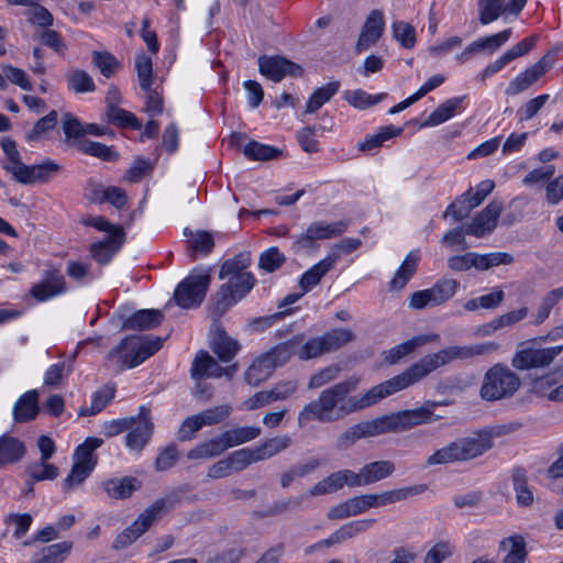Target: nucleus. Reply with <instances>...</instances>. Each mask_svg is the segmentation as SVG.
<instances>
[{
	"mask_svg": "<svg viewBox=\"0 0 563 563\" xmlns=\"http://www.w3.org/2000/svg\"><path fill=\"white\" fill-rule=\"evenodd\" d=\"M357 383L356 378H350L323 389L314 400L306 404L298 413L299 427L314 420L323 423L339 421L345 416L371 407L380 399L397 393L394 380L390 378L372 387L360 397L351 396Z\"/></svg>",
	"mask_w": 563,
	"mask_h": 563,
	"instance_id": "1",
	"label": "nucleus"
},
{
	"mask_svg": "<svg viewBox=\"0 0 563 563\" xmlns=\"http://www.w3.org/2000/svg\"><path fill=\"white\" fill-rule=\"evenodd\" d=\"M499 349L496 342H485L473 345H452L428 354L412 364L405 373L393 377L397 391L419 382L431 372L453 361H464L476 356L490 354Z\"/></svg>",
	"mask_w": 563,
	"mask_h": 563,
	"instance_id": "2",
	"label": "nucleus"
},
{
	"mask_svg": "<svg viewBox=\"0 0 563 563\" xmlns=\"http://www.w3.org/2000/svg\"><path fill=\"white\" fill-rule=\"evenodd\" d=\"M492 434L486 431L474 432L470 437L459 438L437 450L427 460V466L466 462L483 455L493 448Z\"/></svg>",
	"mask_w": 563,
	"mask_h": 563,
	"instance_id": "3",
	"label": "nucleus"
},
{
	"mask_svg": "<svg viewBox=\"0 0 563 563\" xmlns=\"http://www.w3.org/2000/svg\"><path fill=\"white\" fill-rule=\"evenodd\" d=\"M521 380L508 366L495 364L484 375L479 396L486 401L511 397L520 387Z\"/></svg>",
	"mask_w": 563,
	"mask_h": 563,
	"instance_id": "4",
	"label": "nucleus"
},
{
	"mask_svg": "<svg viewBox=\"0 0 563 563\" xmlns=\"http://www.w3.org/2000/svg\"><path fill=\"white\" fill-rule=\"evenodd\" d=\"M426 490L427 485L418 484L409 487L385 490L380 494H365L354 496L346 500L349 503L352 516H357L367 511L369 508L385 507L397 501L406 500L411 496L420 495Z\"/></svg>",
	"mask_w": 563,
	"mask_h": 563,
	"instance_id": "5",
	"label": "nucleus"
},
{
	"mask_svg": "<svg viewBox=\"0 0 563 563\" xmlns=\"http://www.w3.org/2000/svg\"><path fill=\"white\" fill-rule=\"evenodd\" d=\"M211 283L210 268H194L176 287L174 300L177 306L190 309L200 306Z\"/></svg>",
	"mask_w": 563,
	"mask_h": 563,
	"instance_id": "6",
	"label": "nucleus"
},
{
	"mask_svg": "<svg viewBox=\"0 0 563 563\" xmlns=\"http://www.w3.org/2000/svg\"><path fill=\"white\" fill-rule=\"evenodd\" d=\"M562 352L563 345L540 347L536 340L522 342L511 360V365L520 371L545 367Z\"/></svg>",
	"mask_w": 563,
	"mask_h": 563,
	"instance_id": "7",
	"label": "nucleus"
},
{
	"mask_svg": "<svg viewBox=\"0 0 563 563\" xmlns=\"http://www.w3.org/2000/svg\"><path fill=\"white\" fill-rule=\"evenodd\" d=\"M430 407H419L411 410H401L391 415L378 417L382 433H398L410 430L420 424H427L439 420Z\"/></svg>",
	"mask_w": 563,
	"mask_h": 563,
	"instance_id": "8",
	"label": "nucleus"
},
{
	"mask_svg": "<svg viewBox=\"0 0 563 563\" xmlns=\"http://www.w3.org/2000/svg\"><path fill=\"white\" fill-rule=\"evenodd\" d=\"M347 227L349 223L345 221L331 223L314 221L308 225L305 232L295 238L291 244V250L296 254L314 251L317 249L316 242L318 240L336 238L343 234Z\"/></svg>",
	"mask_w": 563,
	"mask_h": 563,
	"instance_id": "9",
	"label": "nucleus"
},
{
	"mask_svg": "<svg viewBox=\"0 0 563 563\" xmlns=\"http://www.w3.org/2000/svg\"><path fill=\"white\" fill-rule=\"evenodd\" d=\"M254 283L255 279L251 274L229 278L218 290L216 301L211 306V314L214 321L236 301L241 300L253 288Z\"/></svg>",
	"mask_w": 563,
	"mask_h": 563,
	"instance_id": "10",
	"label": "nucleus"
},
{
	"mask_svg": "<svg viewBox=\"0 0 563 563\" xmlns=\"http://www.w3.org/2000/svg\"><path fill=\"white\" fill-rule=\"evenodd\" d=\"M103 443L102 439L88 438L79 445L74 454L75 463L68 476L64 479V489L69 490L76 485H80L90 475L96 466L92 452L100 448Z\"/></svg>",
	"mask_w": 563,
	"mask_h": 563,
	"instance_id": "11",
	"label": "nucleus"
},
{
	"mask_svg": "<svg viewBox=\"0 0 563 563\" xmlns=\"http://www.w3.org/2000/svg\"><path fill=\"white\" fill-rule=\"evenodd\" d=\"M457 288L459 283L455 279L441 278L431 288L412 292L408 299V307L421 310L441 306L455 295Z\"/></svg>",
	"mask_w": 563,
	"mask_h": 563,
	"instance_id": "12",
	"label": "nucleus"
},
{
	"mask_svg": "<svg viewBox=\"0 0 563 563\" xmlns=\"http://www.w3.org/2000/svg\"><path fill=\"white\" fill-rule=\"evenodd\" d=\"M236 371V364L222 367L207 351L201 350L198 351L194 357L190 367V376L194 380L202 378H220L222 376H227L230 379L234 376Z\"/></svg>",
	"mask_w": 563,
	"mask_h": 563,
	"instance_id": "13",
	"label": "nucleus"
},
{
	"mask_svg": "<svg viewBox=\"0 0 563 563\" xmlns=\"http://www.w3.org/2000/svg\"><path fill=\"white\" fill-rule=\"evenodd\" d=\"M140 357L141 335L139 334L125 336L108 353V360L120 371L137 366L140 364Z\"/></svg>",
	"mask_w": 563,
	"mask_h": 563,
	"instance_id": "14",
	"label": "nucleus"
},
{
	"mask_svg": "<svg viewBox=\"0 0 563 563\" xmlns=\"http://www.w3.org/2000/svg\"><path fill=\"white\" fill-rule=\"evenodd\" d=\"M260 73L266 78L278 82L286 76L300 77L302 68L280 56H260L258 58Z\"/></svg>",
	"mask_w": 563,
	"mask_h": 563,
	"instance_id": "15",
	"label": "nucleus"
},
{
	"mask_svg": "<svg viewBox=\"0 0 563 563\" xmlns=\"http://www.w3.org/2000/svg\"><path fill=\"white\" fill-rule=\"evenodd\" d=\"M59 170L60 166L57 163L46 159L36 165H25L23 163L12 177L22 185L44 184L49 181Z\"/></svg>",
	"mask_w": 563,
	"mask_h": 563,
	"instance_id": "16",
	"label": "nucleus"
},
{
	"mask_svg": "<svg viewBox=\"0 0 563 563\" xmlns=\"http://www.w3.org/2000/svg\"><path fill=\"white\" fill-rule=\"evenodd\" d=\"M382 429L378 418L373 420H364L352 424L343 431L335 441V448L344 451L354 445L358 440L380 435Z\"/></svg>",
	"mask_w": 563,
	"mask_h": 563,
	"instance_id": "17",
	"label": "nucleus"
},
{
	"mask_svg": "<svg viewBox=\"0 0 563 563\" xmlns=\"http://www.w3.org/2000/svg\"><path fill=\"white\" fill-rule=\"evenodd\" d=\"M503 203L499 201L489 202L464 229V233L482 238L490 232L497 225L503 211Z\"/></svg>",
	"mask_w": 563,
	"mask_h": 563,
	"instance_id": "18",
	"label": "nucleus"
},
{
	"mask_svg": "<svg viewBox=\"0 0 563 563\" xmlns=\"http://www.w3.org/2000/svg\"><path fill=\"white\" fill-rule=\"evenodd\" d=\"M511 29H506L499 33L479 37L468 44L461 53L455 55V59L463 64L473 58V56L481 52L487 51L488 53H494L499 49L511 36Z\"/></svg>",
	"mask_w": 563,
	"mask_h": 563,
	"instance_id": "19",
	"label": "nucleus"
},
{
	"mask_svg": "<svg viewBox=\"0 0 563 563\" xmlns=\"http://www.w3.org/2000/svg\"><path fill=\"white\" fill-rule=\"evenodd\" d=\"M385 30L384 13L382 10H372L362 26L355 49L363 52L374 45L383 35Z\"/></svg>",
	"mask_w": 563,
	"mask_h": 563,
	"instance_id": "20",
	"label": "nucleus"
},
{
	"mask_svg": "<svg viewBox=\"0 0 563 563\" xmlns=\"http://www.w3.org/2000/svg\"><path fill=\"white\" fill-rule=\"evenodd\" d=\"M180 501V494L169 492L161 498L151 503L143 510V533L152 526L162 520L169 511H172Z\"/></svg>",
	"mask_w": 563,
	"mask_h": 563,
	"instance_id": "21",
	"label": "nucleus"
},
{
	"mask_svg": "<svg viewBox=\"0 0 563 563\" xmlns=\"http://www.w3.org/2000/svg\"><path fill=\"white\" fill-rule=\"evenodd\" d=\"M548 70L549 64L547 65L545 60H538L509 82L506 93L508 96L519 95L539 80Z\"/></svg>",
	"mask_w": 563,
	"mask_h": 563,
	"instance_id": "22",
	"label": "nucleus"
},
{
	"mask_svg": "<svg viewBox=\"0 0 563 563\" xmlns=\"http://www.w3.org/2000/svg\"><path fill=\"white\" fill-rule=\"evenodd\" d=\"M210 346L212 352L223 363L231 362L240 350L238 341L229 336L218 324L214 325Z\"/></svg>",
	"mask_w": 563,
	"mask_h": 563,
	"instance_id": "23",
	"label": "nucleus"
},
{
	"mask_svg": "<svg viewBox=\"0 0 563 563\" xmlns=\"http://www.w3.org/2000/svg\"><path fill=\"white\" fill-rule=\"evenodd\" d=\"M335 267V255H327L323 260L314 264L302 274L299 279V287L302 294L308 292L316 287L323 276Z\"/></svg>",
	"mask_w": 563,
	"mask_h": 563,
	"instance_id": "24",
	"label": "nucleus"
},
{
	"mask_svg": "<svg viewBox=\"0 0 563 563\" xmlns=\"http://www.w3.org/2000/svg\"><path fill=\"white\" fill-rule=\"evenodd\" d=\"M439 340L440 335L437 333L413 336L410 340L402 342L386 352L385 361L389 364H395L402 357L412 353L417 347L422 346L429 342H438Z\"/></svg>",
	"mask_w": 563,
	"mask_h": 563,
	"instance_id": "25",
	"label": "nucleus"
},
{
	"mask_svg": "<svg viewBox=\"0 0 563 563\" xmlns=\"http://www.w3.org/2000/svg\"><path fill=\"white\" fill-rule=\"evenodd\" d=\"M38 413V393L35 389L24 393L14 404L12 415L15 422L35 419Z\"/></svg>",
	"mask_w": 563,
	"mask_h": 563,
	"instance_id": "26",
	"label": "nucleus"
},
{
	"mask_svg": "<svg viewBox=\"0 0 563 563\" xmlns=\"http://www.w3.org/2000/svg\"><path fill=\"white\" fill-rule=\"evenodd\" d=\"M376 522L375 519H358L351 521L341 528H339L336 531H334L329 538L323 540V543L325 547H331L334 544H339L345 540L352 539L355 536L365 532L368 530L374 523Z\"/></svg>",
	"mask_w": 563,
	"mask_h": 563,
	"instance_id": "27",
	"label": "nucleus"
},
{
	"mask_svg": "<svg viewBox=\"0 0 563 563\" xmlns=\"http://www.w3.org/2000/svg\"><path fill=\"white\" fill-rule=\"evenodd\" d=\"M101 487L108 497L114 499H126L131 497L137 487V479L131 476L122 478H110L101 483Z\"/></svg>",
	"mask_w": 563,
	"mask_h": 563,
	"instance_id": "28",
	"label": "nucleus"
},
{
	"mask_svg": "<svg viewBox=\"0 0 563 563\" xmlns=\"http://www.w3.org/2000/svg\"><path fill=\"white\" fill-rule=\"evenodd\" d=\"M64 291V277L55 273L49 274L42 283L32 287V295L40 301L47 300Z\"/></svg>",
	"mask_w": 563,
	"mask_h": 563,
	"instance_id": "29",
	"label": "nucleus"
},
{
	"mask_svg": "<svg viewBox=\"0 0 563 563\" xmlns=\"http://www.w3.org/2000/svg\"><path fill=\"white\" fill-rule=\"evenodd\" d=\"M228 449H229V445H228L225 439L223 438V432H222V433L218 434L217 437L191 449L188 452L187 457L189 460L209 459V457L220 455Z\"/></svg>",
	"mask_w": 563,
	"mask_h": 563,
	"instance_id": "30",
	"label": "nucleus"
},
{
	"mask_svg": "<svg viewBox=\"0 0 563 563\" xmlns=\"http://www.w3.org/2000/svg\"><path fill=\"white\" fill-rule=\"evenodd\" d=\"M274 371L275 367L273 363H271L269 357L263 354L252 363L245 372L244 377L250 385L257 386L269 378Z\"/></svg>",
	"mask_w": 563,
	"mask_h": 563,
	"instance_id": "31",
	"label": "nucleus"
},
{
	"mask_svg": "<svg viewBox=\"0 0 563 563\" xmlns=\"http://www.w3.org/2000/svg\"><path fill=\"white\" fill-rule=\"evenodd\" d=\"M464 97H455L445 100L435 110L431 112V114L421 124V126H435L448 121L455 114L457 108L461 106Z\"/></svg>",
	"mask_w": 563,
	"mask_h": 563,
	"instance_id": "32",
	"label": "nucleus"
},
{
	"mask_svg": "<svg viewBox=\"0 0 563 563\" xmlns=\"http://www.w3.org/2000/svg\"><path fill=\"white\" fill-rule=\"evenodd\" d=\"M418 255L413 252L409 253L402 261L400 267L396 271L395 276L389 283L391 290L402 289L417 269Z\"/></svg>",
	"mask_w": 563,
	"mask_h": 563,
	"instance_id": "33",
	"label": "nucleus"
},
{
	"mask_svg": "<svg viewBox=\"0 0 563 563\" xmlns=\"http://www.w3.org/2000/svg\"><path fill=\"white\" fill-rule=\"evenodd\" d=\"M115 387L113 385H104L95 391L91 396L89 407H81L79 416L87 417L100 412L114 398Z\"/></svg>",
	"mask_w": 563,
	"mask_h": 563,
	"instance_id": "34",
	"label": "nucleus"
},
{
	"mask_svg": "<svg viewBox=\"0 0 563 563\" xmlns=\"http://www.w3.org/2000/svg\"><path fill=\"white\" fill-rule=\"evenodd\" d=\"M121 245L122 236L114 233L113 235H108L103 241L91 245V255L97 262L106 264Z\"/></svg>",
	"mask_w": 563,
	"mask_h": 563,
	"instance_id": "35",
	"label": "nucleus"
},
{
	"mask_svg": "<svg viewBox=\"0 0 563 563\" xmlns=\"http://www.w3.org/2000/svg\"><path fill=\"white\" fill-rule=\"evenodd\" d=\"M478 21L482 25H487L506 12V0H477Z\"/></svg>",
	"mask_w": 563,
	"mask_h": 563,
	"instance_id": "36",
	"label": "nucleus"
},
{
	"mask_svg": "<svg viewBox=\"0 0 563 563\" xmlns=\"http://www.w3.org/2000/svg\"><path fill=\"white\" fill-rule=\"evenodd\" d=\"M151 75L152 62L150 58L143 57V90L148 91L146 112L151 115H155L163 110V99L156 91L150 90Z\"/></svg>",
	"mask_w": 563,
	"mask_h": 563,
	"instance_id": "37",
	"label": "nucleus"
},
{
	"mask_svg": "<svg viewBox=\"0 0 563 563\" xmlns=\"http://www.w3.org/2000/svg\"><path fill=\"white\" fill-rule=\"evenodd\" d=\"M500 548L508 550L503 563H525L527 559L526 541L521 536H511L500 542Z\"/></svg>",
	"mask_w": 563,
	"mask_h": 563,
	"instance_id": "38",
	"label": "nucleus"
},
{
	"mask_svg": "<svg viewBox=\"0 0 563 563\" xmlns=\"http://www.w3.org/2000/svg\"><path fill=\"white\" fill-rule=\"evenodd\" d=\"M301 341V336H295L291 340L280 343L269 350L265 355L269 357L271 363H273L275 369L278 366H283L286 364L291 356L297 355V345Z\"/></svg>",
	"mask_w": 563,
	"mask_h": 563,
	"instance_id": "39",
	"label": "nucleus"
},
{
	"mask_svg": "<svg viewBox=\"0 0 563 563\" xmlns=\"http://www.w3.org/2000/svg\"><path fill=\"white\" fill-rule=\"evenodd\" d=\"M362 471L367 486L390 476L395 472V464L388 460L375 461L365 464Z\"/></svg>",
	"mask_w": 563,
	"mask_h": 563,
	"instance_id": "40",
	"label": "nucleus"
},
{
	"mask_svg": "<svg viewBox=\"0 0 563 563\" xmlns=\"http://www.w3.org/2000/svg\"><path fill=\"white\" fill-rule=\"evenodd\" d=\"M291 443L292 440L288 434L265 440L263 443H261V445L255 448L260 462L268 460L279 454L280 452L286 451L291 445Z\"/></svg>",
	"mask_w": 563,
	"mask_h": 563,
	"instance_id": "41",
	"label": "nucleus"
},
{
	"mask_svg": "<svg viewBox=\"0 0 563 563\" xmlns=\"http://www.w3.org/2000/svg\"><path fill=\"white\" fill-rule=\"evenodd\" d=\"M512 484L516 492V499L520 506L528 507L533 503V494L528 486L527 472L522 467L512 471Z\"/></svg>",
	"mask_w": 563,
	"mask_h": 563,
	"instance_id": "42",
	"label": "nucleus"
},
{
	"mask_svg": "<svg viewBox=\"0 0 563 563\" xmlns=\"http://www.w3.org/2000/svg\"><path fill=\"white\" fill-rule=\"evenodd\" d=\"M22 442L11 437L0 438V466L19 461L24 455Z\"/></svg>",
	"mask_w": 563,
	"mask_h": 563,
	"instance_id": "43",
	"label": "nucleus"
},
{
	"mask_svg": "<svg viewBox=\"0 0 563 563\" xmlns=\"http://www.w3.org/2000/svg\"><path fill=\"white\" fill-rule=\"evenodd\" d=\"M261 432V428L258 427L244 426L224 431L223 438L225 439L230 449L258 438Z\"/></svg>",
	"mask_w": 563,
	"mask_h": 563,
	"instance_id": "44",
	"label": "nucleus"
},
{
	"mask_svg": "<svg viewBox=\"0 0 563 563\" xmlns=\"http://www.w3.org/2000/svg\"><path fill=\"white\" fill-rule=\"evenodd\" d=\"M340 84L338 81L329 82L323 87L316 89L310 96L306 113H313L325 104L338 92Z\"/></svg>",
	"mask_w": 563,
	"mask_h": 563,
	"instance_id": "45",
	"label": "nucleus"
},
{
	"mask_svg": "<svg viewBox=\"0 0 563 563\" xmlns=\"http://www.w3.org/2000/svg\"><path fill=\"white\" fill-rule=\"evenodd\" d=\"M563 299V287L549 291L540 301L533 320L534 324L543 323L551 313V310Z\"/></svg>",
	"mask_w": 563,
	"mask_h": 563,
	"instance_id": "46",
	"label": "nucleus"
},
{
	"mask_svg": "<svg viewBox=\"0 0 563 563\" xmlns=\"http://www.w3.org/2000/svg\"><path fill=\"white\" fill-rule=\"evenodd\" d=\"M243 154L253 161H271L282 155L280 150L262 144L257 141H250L243 148Z\"/></svg>",
	"mask_w": 563,
	"mask_h": 563,
	"instance_id": "47",
	"label": "nucleus"
},
{
	"mask_svg": "<svg viewBox=\"0 0 563 563\" xmlns=\"http://www.w3.org/2000/svg\"><path fill=\"white\" fill-rule=\"evenodd\" d=\"M354 333L350 329H332L322 335L327 353L335 351L354 340Z\"/></svg>",
	"mask_w": 563,
	"mask_h": 563,
	"instance_id": "48",
	"label": "nucleus"
},
{
	"mask_svg": "<svg viewBox=\"0 0 563 563\" xmlns=\"http://www.w3.org/2000/svg\"><path fill=\"white\" fill-rule=\"evenodd\" d=\"M320 465L318 459H310L305 464H297L291 466L288 471L280 475V485L287 488L296 478H301L316 471Z\"/></svg>",
	"mask_w": 563,
	"mask_h": 563,
	"instance_id": "49",
	"label": "nucleus"
},
{
	"mask_svg": "<svg viewBox=\"0 0 563 563\" xmlns=\"http://www.w3.org/2000/svg\"><path fill=\"white\" fill-rule=\"evenodd\" d=\"M386 97V93H379L372 96L364 90L356 89L352 91H346L344 95V99L347 103L357 109H367L372 106L377 104Z\"/></svg>",
	"mask_w": 563,
	"mask_h": 563,
	"instance_id": "50",
	"label": "nucleus"
},
{
	"mask_svg": "<svg viewBox=\"0 0 563 563\" xmlns=\"http://www.w3.org/2000/svg\"><path fill=\"white\" fill-rule=\"evenodd\" d=\"M402 133V128H396L393 125L383 128L377 134L365 137L363 142L358 144L360 151H371L383 145V143L394 136H398Z\"/></svg>",
	"mask_w": 563,
	"mask_h": 563,
	"instance_id": "51",
	"label": "nucleus"
},
{
	"mask_svg": "<svg viewBox=\"0 0 563 563\" xmlns=\"http://www.w3.org/2000/svg\"><path fill=\"white\" fill-rule=\"evenodd\" d=\"M474 208L475 206H473L471 200V190H467L448 206L444 217L451 216L455 221H461L467 217Z\"/></svg>",
	"mask_w": 563,
	"mask_h": 563,
	"instance_id": "52",
	"label": "nucleus"
},
{
	"mask_svg": "<svg viewBox=\"0 0 563 563\" xmlns=\"http://www.w3.org/2000/svg\"><path fill=\"white\" fill-rule=\"evenodd\" d=\"M106 117L109 123L121 129L131 128L137 130L141 126L136 115L122 108H117L113 111L106 113Z\"/></svg>",
	"mask_w": 563,
	"mask_h": 563,
	"instance_id": "53",
	"label": "nucleus"
},
{
	"mask_svg": "<svg viewBox=\"0 0 563 563\" xmlns=\"http://www.w3.org/2000/svg\"><path fill=\"white\" fill-rule=\"evenodd\" d=\"M228 460L233 472H240L252 463L260 462L256 449H241L232 452Z\"/></svg>",
	"mask_w": 563,
	"mask_h": 563,
	"instance_id": "54",
	"label": "nucleus"
},
{
	"mask_svg": "<svg viewBox=\"0 0 563 563\" xmlns=\"http://www.w3.org/2000/svg\"><path fill=\"white\" fill-rule=\"evenodd\" d=\"M393 35L404 48H412L416 44L415 27L404 21H396L391 24Z\"/></svg>",
	"mask_w": 563,
	"mask_h": 563,
	"instance_id": "55",
	"label": "nucleus"
},
{
	"mask_svg": "<svg viewBox=\"0 0 563 563\" xmlns=\"http://www.w3.org/2000/svg\"><path fill=\"white\" fill-rule=\"evenodd\" d=\"M1 145L7 156L5 161L2 162V167L13 176L19 166L23 164L20 152L16 148L15 142L11 139H4Z\"/></svg>",
	"mask_w": 563,
	"mask_h": 563,
	"instance_id": "56",
	"label": "nucleus"
},
{
	"mask_svg": "<svg viewBox=\"0 0 563 563\" xmlns=\"http://www.w3.org/2000/svg\"><path fill=\"white\" fill-rule=\"evenodd\" d=\"M1 145L7 156L5 161L2 162V167L13 176L19 166L23 164L20 152L16 148L15 142L11 139H4Z\"/></svg>",
	"mask_w": 563,
	"mask_h": 563,
	"instance_id": "57",
	"label": "nucleus"
},
{
	"mask_svg": "<svg viewBox=\"0 0 563 563\" xmlns=\"http://www.w3.org/2000/svg\"><path fill=\"white\" fill-rule=\"evenodd\" d=\"M137 417H124L115 420H108L102 423V433L107 438L115 437L120 433L128 432L136 423Z\"/></svg>",
	"mask_w": 563,
	"mask_h": 563,
	"instance_id": "58",
	"label": "nucleus"
},
{
	"mask_svg": "<svg viewBox=\"0 0 563 563\" xmlns=\"http://www.w3.org/2000/svg\"><path fill=\"white\" fill-rule=\"evenodd\" d=\"M300 343L301 341L297 345V356L302 361L316 358L327 353L322 336L312 338L302 345Z\"/></svg>",
	"mask_w": 563,
	"mask_h": 563,
	"instance_id": "59",
	"label": "nucleus"
},
{
	"mask_svg": "<svg viewBox=\"0 0 563 563\" xmlns=\"http://www.w3.org/2000/svg\"><path fill=\"white\" fill-rule=\"evenodd\" d=\"M69 87L77 93L90 92L95 90L92 78L85 70H74L68 76Z\"/></svg>",
	"mask_w": 563,
	"mask_h": 563,
	"instance_id": "60",
	"label": "nucleus"
},
{
	"mask_svg": "<svg viewBox=\"0 0 563 563\" xmlns=\"http://www.w3.org/2000/svg\"><path fill=\"white\" fill-rule=\"evenodd\" d=\"M231 406L220 405L198 413L202 426H212L225 420L231 413Z\"/></svg>",
	"mask_w": 563,
	"mask_h": 563,
	"instance_id": "61",
	"label": "nucleus"
},
{
	"mask_svg": "<svg viewBox=\"0 0 563 563\" xmlns=\"http://www.w3.org/2000/svg\"><path fill=\"white\" fill-rule=\"evenodd\" d=\"M57 124V112L51 111L47 115L40 119L33 126V129L27 132L26 139L31 142L37 141L42 137L43 134L53 130Z\"/></svg>",
	"mask_w": 563,
	"mask_h": 563,
	"instance_id": "62",
	"label": "nucleus"
},
{
	"mask_svg": "<svg viewBox=\"0 0 563 563\" xmlns=\"http://www.w3.org/2000/svg\"><path fill=\"white\" fill-rule=\"evenodd\" d=\"M79 148L85 154L96 156L107 162L115 161L118 157L109 146L98 142L85 141L80 143Z\"/></svg>",
	"mask_w": 563,
	"mask_h": 563,
	"instance_id": "63",
	"label": "nucleus"
},
{
	"mask_svg": "<svg viewBox=\"0 0 563 563\" xmlns=\"http://www.w3.org/2000/svg\"><path fill=\"white\" fill-rule=\"evenodd\" d=\"M453 553V545L448 541L435 543L426 554L423 563H442Z\"/></svg>",
	"mask_w": 563,
	"mask_h": 563,
	"instance_id": "64",
	"label": "nucleus"
}]
</instances>
